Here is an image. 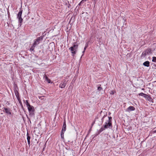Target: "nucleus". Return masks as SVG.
Masks as SVG:
<instances>
[{
    "instance_id": "nucleus-3",
    "label": "nucleus",
    "mask_w": 156,
    "mask_h": 156,
    "mask_svg": "<svg viewBox=\"0 0 156 156\" xmlns=\"http://www.w3.org/2000/svg\"><path fill=\"white\" fill-rule=\"evenodd\" d=\"M78 47V45L77 44H74L73 46L69 48V49L71 51L73 55L76 54V52L77 51Z\"/></svg>"
},
{
    "instance_id": "nucleus-18",
    "label": "nucleus",
    "mask_w": 156,
    "mask_h": 156,
    "mask_svg": "<svg viewBox=\"0 0 156 156\" xmlns=\"http://www.w3.org/2000/svg\"><path fill=\"white\" fill-rule=\"evenodd\" d=\"M139 95L142 96L144 98L145 97V96H146V94L143 93H141L139 94Z\"/></svg>"
},
{
    "instance_id": "nucleus-26",
    "label": "nucleus",
    "mask_w": 156,
    "mask_h": 156,
    "mask_svg": "<svg viewBox=\"0 0 156 156\" xmlns=\"http://www.w3.org/2000/svg\"><path fill=\"white\" fill-rule=\"evenodd\" d=\"M85 47H87H87H88V44H87V43L86 44Z\"/></svg>"
},
{
    "instance_id": "nucleus-24",
    "label": "nucleus",
    "mask_w": 156,
    "mask_h": 156,
    "mask_svg": "<svg viewBox=\"0 0 156 156\" xmlns=\"http://www.w3.org/2000/svg\"><path fill=\"white\" fill-rule=\"evenodd\" d=\"M87 0H82V1H81V2H83V3L84 2H85V1H87Z\"/></svg>"
},
{
    "instance_id": "nucleus-14",
    "label": "nucleus",
    "mask_w": 156,
    "mask_h": 156,
    "mask_svg": "<svg viewBox=\"0 0 156 156\" xmlns=\"http://www.w3.org/2000/svg\"><path fill=\"white\" fill-rule=\"evenodd\" d=\"M143 64L144 66L148 67L150 66V62L148 61H145L143 63Z\"/></svg>"
},
{
    "instance_id": "nucleus-22",
    "label": "nucleus",
    "mask_w": 156,
    "mask_h": 156,
    "mask_svg": "<svg viewBox=\"0 0 156 156\" xmlns=\"http://www.w3.org/2000/svg\"><path fill=\"white\" fill-rule=\"evenodd\" d=\"M45 97L44 96H42L40 97L39 98L41 100H44V99Z\"/></svg>"
},
{
    "instance_id": "nucleus-9",
    "label": "nucleus",
    "mask_w": 156,
    "mask_h": 156,
    "mask_svg": "<svg viewBox=\"0 0 156 156\" xmlns=\"http://www.w3.org/2000/svg\"><path fill=\"white\" fill-rule=\"evenodd\" d=\"M66 85V83L65 81L63 82V83H61L59 85V87L61 88H64Z\"/></svg>"
},
{
    "instance_id": "nucleus-2",
    "label": "nucleus",
    "mask_w": 156,
    "mask_h": 156,
    "mask_svg": "<svg viewBox=\"0 0 156 156\" xmlns=\"http://www.w3.org/2000/svg\"><path fill=\"white\" fill-rule=\"evenodd\" d=\"M108 120L105 122V124L104 126L106 129L110 128V127H112V118L111 117H108Z\"/></svg>"
},
{
    "instance_id": "nucleus-20",
    "label": "nucleus",
    "mask_w": 156,
    "mask_h": 156,
    "mask_svg": "<svg viewBox=\"0 0 156 156\" xmlns=\"http://www.w3.org/2000/svg\"><path fill=\"white\" fill-rule=\"evenodd\" d=\"M64 132H62L61 131V137L62 138H63L64 137Z\"/></svg>"
},
{
    "instance_id": "nucleus-27",
    "label": "nucleus",
    "mask_w": 156,
    "mask_h": 156,
    "mask_svg": "<svg viewBox=\"0 0 156 156\" xmlns=\"http://www.w3.org/2000/svg\"><path fill=\"white\" fill-rule=\"evenodd\" d=\"M153 133H156V130H154L153 131Z\"/></svg>"
},
{
    "instance_id": "nucleus-25",
    "label": "nucleus",
    "mask_w": 156,
    "mask_h": 156,
    "mask_svg": "<svg viewBox=\"0 0 156 156\" xmlns=\"http://www.w3.org/2000/svg\"><path fill=\"white\" fill-rule=\"evenodd\" d=\"M151 51V49H150V51H147V52L148 53V54Z\"/></svg>"
},
{
    "instance_id": "nucleus-31",
    "label": "nucleus",
    "mask_w": 156,
    "mask_h": 156,
    "mask_svg": "<svg viewBox=\"0 0 156 156\" xmlns=\"http://www.w3.org/2000/svg\"><path fill=\"white\" fill-rule=\"evenodd\" d=\"M153 65L154 66L156 67V64H155L154 63L153 64Z\"/></svg>"
},
{
    "instance_id": "nucleus-10",
    "label": "nucleus",
    "mask_w": 156,
    "mask_h": 156,
    "mask_svg": "<svg viewBox=\"0 0 156 156\" xmlns=\"http://www.w3.org/2000/svg\"><path fill=\"white\" fill-rule=\"evenodd\" d=\"M27 140L28 144L29 146V147L30 146V137L29 135V134L28 132H27Z\"/></svg>"
},
{
    "instance_id": "nucleus-13",
    "label": "nucleus",
    "mask_w": 156,
    "mask_h": 156,
    "mask_svg": "<svg viewBox=\"0 0 156 156\" xmlns=\"http://www.w3.org/2000/svg\"><path fill=\"white\" fill-rule=\"evenodd\" d=\"M135 110V108L133 106H130L127 108V111L128 112L134 111Z\"/></svg>"
},
{
    "instance_id": "nucleus-34",
    "label": "nucleus",
    "mask_w": 156,
    "mask_h": 156,
    "mask_svg": "<svg viewBox=\"0 0 156 156\" xmlns=\"http://www.w3.org/2000/svg\"><path fill=\"white\" fill-rule=\"evenodd\" d=\"M24 102H25V103L26 101H25H25H24Z\"/></svg>"
},
{
    "instance_id": "nucleus-4",
    "label": "nucleus",
    "mask_w": 156,
    "mask_h": 156,
    "mask_svg": "<svg viewBox=\"0 0 156 156\" xmlns=\"http://www.w3.org/2000/svg\"><path fill=\"white\" fill-rule=\"evenodd\" d=\"M43 39V37L41 36L37 37L36 39L34 40V42L33 44L35 46L38 45Z\"/></svg>"
},
{
    "instance_id": "nucleus-29",
    "label": "nucleus",
    "mask_w": 156,
    "mask_h": 156,
    "mask_svg": "<svg viewBox=\"0 0 156 156\" xmlns=\"http://www.w3.org/2000/svg\"><path fill=\"white\" fill-rule=\"evenodd\" d=\"M94 1L95 4L97 2V0H94Z\"/></svg>"
},
{
    "instance_id": "nucleus-28",
    "label": "nucleus",
    "mask_w": 156,
    "mask_h": 156,
    "mask_svg": "<svg viewBox=\"0 0 156 156\" xmlns=\"http://www.w3.org/2000/svg\"><path fill=\"white\" fill-rule=\"evenodd\" d=\"M81 3H83V2H81V1L79 4V5H80Z\"/></svg>"
},
{
    "instance_id": "nucleus-30",
    "label": "nucleus",
    "mask_w": 156,
    "mask_h": 156,
    "mask_svg": "<svg viewBox=\"0 0 156 156\" xmlns=\"http://www.w3.org/2000/svg\"><path fill=\"white\" fill-rule=\"evenodd\" d=\"M87 48V47H85L84 48V50L85 51Z\"/></svg>"
},
{
    "instance_id": "nucleus-7",
    "label": "nucleus",
    "mask_w": 156,
    "mask_h": 156,
    "mask_svg": "<svg viewBox=\"0 0 156 156\" xmlns=\"http://www.w3.org/2000/svg\"><path fill=\"white\" fill-rule=\"evenodd\" d=\"M3 112H5L7 114L11 115V113L10 111V109L9 108H4V110H3Z\"/></svg>"
},
{
    "instance_id": "nucleus-1",
    "label": "nucleus",
    "mask_w": 156,
    "mask_h": 156,
    "mask_svg": "<svg viewBox=\"0 0 156 156\" xmlns=\"http://www.w3.org/2000/svg\"><path fill=\"white\" fill-rule=\"evenodd\" d=\"M25 104L27 108L30 116L31 117H34V107L30 105L28 100L26 101Z\"/></svg>"
},
{
    "instance_id": "nucleus-12",
    "label": "nucleus",
    "mask_w": 156,
    "mask_h": 156,
    "mask_svg": "<svg viewBox=\"0 0 156 156\" xmlns=\"http://www.w3.org/2000/svg\"><path fill=\"white\" fill-rule=\"evenodd\" d=\"M105 129H106L105 126H102L101 127L100 129L99 130H98L97 132V134H99L101 132H102L103 130Z\"/></svg>"
},
{
    "instance_id": "nucleus-33",
    "label": "nucleus",
    "mask_w": 156,
    "mask_h": 156,
    "mask_svg": "<svg viewBox=\"0 0 156 156\" xmlns=\"http://www.w3.org/2000/svg\"><path fill=\"white\" fill-rule=\"evenodd\" d=\"M94 122H93V124H92V126H93V124H94Z\"/></svg>"
},
{
    "instance_id": "nucleus-21",
    "label": "nucleus",
    "mask_w": 156,
    "mask_h": 156,
    "mask_svg": "<svg viewBox=\"0 0 156 156\" xmlns=\"http://www.w3.org/2000/svg\"><path fill=\"white\" fill-rule=\"evenodd\" d=\"M115 92V91L111 90L110 91V94L111 95H113Z\"/></svg>"
},
{
    "instance_id": "nucleus-8",
    "label": "nucleus",
    "mask_w": 156,
    "mask_h": 156,
    "mask_svg": "<svg viewBox=\"0 0 156 156\" xmlns=\"http://www.w3.org/2000/svg\"><path fill=\"white\" fill-rule=\"evenodd\" d=\"M66 124L65 120L64 121L63 124L61 131L64 132L66 131Z\"/></svg>"
},
{
    "instance_id": "nucleus-32",
    "label": "nucleus",
    "mask_w": 156,
    "mask_h": 156,
    "mask_svg": "<svg viewBox=\"0 0 156 156\" xmlns=\"http://www.w3.org/2000/svg\"><path fill=\"white\" fill-rule=\"evenodd\" d=\"M85 52V51L83 50V53H84Z\"/></svg>"
},
{
    "instance_id": "nucleus-19",
    "label": "nucleus",
    "mask_w": 156,
    "mask_h": 156,
    "mask_svg": "<svg viewBox=\"0 0 156 156\" xmlns=\"http://www.w3.org/2000/svg\"><path fill=\"white\" fill-rule=\"evenodd\" d=\"M152 61L154 62H156V57H153Z\"/></svg>"
},
{
    "instance_id": "nucleus-11",
    "label": "nucleus",
    "mask_w": 156,
    "mask_h": 156,
    "mask_svg": "<svg viewBox=\"0 0 156 156\" xmlns=\"http://www.w3.org/2000/svg\"><path fill=\"white\" fill-rule=\"evenodd\" d=\"M145 98L147 100L149 101H151L152 100V98L150 96V95H146Z\"/></svg>"
},
{
    "instance_id": "nucleus-15",
    "label": "nucleus",
    "mask_w": 156,
    "mask_h": 156,
    "mask_svg": "<svg viewBox=\"0 0 156 156\" xmlns=\"http://www.w3.org/2000/svg\"><path fill=\"white\" fill-rule=\"evenodd\" d=\"M35 47H36V46H35V45H34L33 44L30 49V51H31V52L32 51H35L34 49V48H35Z\"/></svg>"
},
{
    "instance_id": "nucleus-6",
    "label": "nucleus",
    "mask_w": 156,
    "mask_h": 156,
    "mask_svg": "<svg viewBox=\"0 0 156 156\" xmlns=\"http://www.w3.org/2000/svg\"><path fill=\"white\" fill-rule=\"evenodd\" d=\"M18 89L17 88H15L14 89V93H15L16 96V97L17 98V100L19 101L20 102L21 101L19 95V93L18 91Z\"/></svg>"
},
{
    "instance_id": "nucleus-16",
    "label": "nucleus",
    "mask_w": 156,
    "mask_h": 156,
    "mask_svg": "<svg viewBox=\"0 0 156 156\" xmlns=\"http://www.w3.org/2000/svg\"><path fill=\"white\" fill-rule=\"evenodd\" d=\"M44 77L45 78V80H46L48 83H50L51 80L48 78L46 75H44Z\"/></svg>"
},
{
    "instance_id": "nucleus-5",
    "label": "nucleus",
    "mask_w": 156,
    "mask_h": 156,
    "mask_svg": "<svg viewBox=\"0 0 156 156\" xmlns=\"http://www.w3.org/2000/svg\"><path fill=\"white\" fill-rule=\"evenodd\" d=\"M22 10H20L19 12L17 15V18L18 19L20 23L22 22L23 20L22 18Z\"/></svg>"
},
{
    "instance_id": "nucleus-17",
    "label": "nucleus",
    "mask_w": 156,
    "mask_h": 156,
    "mask_svg": "<svg viewBox=\"0 0 156 156\" xmlns=\"http://www.w3.org/2000/svg\"><path fill=\"white\" fill-rule=\"evenodd\" d=\"M150 51V49H148L147 50H146L145 51H144L142 52V54L143 55H146L148 54V53L147 52V51Z\"/></svg>"
},
{
    "instance_id": "nucleus-23",
    "label": "nucleus",
    "mask_w": 156,
    "mask_h": 156,
    "mask_svg": "<svg viewBox=\"0 0 156 156\" xmlns=\"http://www.w3.org/2000/svg\"><path fill=\"white\" fill-rule=\"evenodd\" d=\"M102 88L100 86L98 87V90L99 91L102 90Z\"/></svg>"
}]
</instances>
